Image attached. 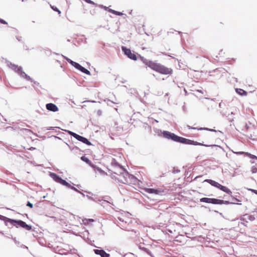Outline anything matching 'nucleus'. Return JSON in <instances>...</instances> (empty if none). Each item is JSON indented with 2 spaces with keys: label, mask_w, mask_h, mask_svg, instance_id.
<instances>
[{
  "label": "nucleus",
  "mask_w": 257,
  "mask_h": 257,
  "mask_svg": "<svg viewBox=\"0 0 257 257\" xmlns=\"http://www.w3.org/2000/svg\"><path fill=\"white\" fill-rule=\"evenodd\" d=\"M16 39L19 42H21L22 41V37H21V36H16Z\"/></svg>",
  "instance_id": "obj_54"
},
{
  "label": "nucleus",
  "mask_w": 257,
  "mask_h": 257,
  "mask_svg": "<svg viewBox=\"0 0 257 257\" xmlns=\"http://www.w3.org/2000/svg\"><path fill=\"white\" fill-rule=\"evenodd\" d=\"M228 195L231 197L232 200H235V201H236L237 202H241V200H240V199H238L237 198V195H233L232 192H231V193L230 194H228Z\"/></svg>",
  "instance_id": "obj_30"
},
{
  "label": "nucleus",
  "mask_w": 257,
  "mask_h": 257,
  "mask_svg": "<svg viewBox=\"0 0 257 257\" xmlns=\"http://www.w3.org/2000/svg\"><path fill=\"white\" fill-rule=\"evenodd\" d=\"M56 129H60L59 127H48L47 128V130H55L56 131Z\"/></svg>",
  "instance_id": "obj_43"
},
{
  "label": "nucleus",
  "mask_w": 257,
  "mask_h": 257,
  "mask_svg": "<svg viewBox=\"0 0 257 257\" xmlns=\"http://www.w3.org/2000/svg\"><path fill=\"white\" fill-rule=\"evenodd\" d=\"M83 1L89 4H91V5H94L96 6H98V5L97 4L95 3L93 1H92L91 0H83Z\"/></svg>",
  "instance_id": "obj_37"
},
{
  "label": "nucleus",
  "mask_w": 257,
  "mask_h": 257,
  "mask_svg": "<svg viewBox=\"0 0 257 257\" xmlns=\"http://www.w3.org/2000/svg\"><path fill=\"white\" fill-rule=\"evenodd\" d=\"M46 108L49 111L54 112H57L59 110L58 106L55 104L53 103H48L46 104Z\"/></svg>",
  "instance_id": "obj_14"
},
{
  "label": "nucleus",
  "mask_w": 257,
  "mask_h": 257,
  "mask_svg": "<svg viewBox=\"0 0 257 257\" xmlns=\"http://www.w3.org/2000/svg\"><path fill=\"white\" fill-rule=\"evenodd\" d=\"M114 173L118 175L123 176L125 182H124L122 180H120L118 178H115L116 179H117L119 182L124 184L128 183V179L130 177V173L126 170L123 172H114Z\"/></svg>",
  "instance_id": "obj_11"
},
{
  "label": "nucleus",
  "mask_w": 257,
  "mask_h": 257,
  "mask_svg": "<svg viewBox=\"0 0 257 257\" xmlns=\"http://www.w3.org/2000/svg\"><path fill=\"white\" fill-rule=\"evenodd\" d=\"M230 115V114L229 113L227 116H226L227 117H228V119L229 121L232 122L234 120L233 117H230L229 116Z\"/></svg>",
  "instance_id": "obj_50"
},
{
  "label": "nucleus",
  "mask_w": 257,
  "mask_h": 257,
  "mask_svg": "<svg viewBox=\"0 0 257 257\" xmlns=\"http://www.w3.org/2000/svg\"><path fill=\"white\" fill-rule=\"evenodd\" d=\"M36 149V148H34V147H31L29 150H31V151H32V150H35Z\"/></svg>",
  "instance_id": "obj_58"
},
{
  "label": "nucleus",
  "mask_w": 257,
  "mask_h": 257,
  "mask_svg": "<svg viewBox=\"0 0 257 257\" xmlns=\"http://www.w3.org/2000/svg\"><path fill=\"white\" fill-rule=\"evenodd\" d=\"M117 168H119L120 171H119L118 172H123L124 171H125L126 169L124 168V167L122 166L121 164H119V165L117 167Z\"/></svg>",
  "instance_id": "obj_39"
},
{
  "label": "nucleus",
  "mask_w": 257,
  "mask_h": 257,
  "mask_svg": "<svg viewBox=\"0 0 257 257\" xmlns=\"http://www.w3.org/2000/svg\"><path fill=\"white\" fill-rule=\"evenodd\" d=\"M26 206L31 208H32L33 207V204L32 203H31L30 201H27Z\"/></svg>",
  "instance_id": "obj_45"
},
{
  "label": "nucleus",
  "mask_w": 257,
  "mask_h": 257,
  "mask_svg": "<svg viewBox=\"0 0 257 257\" xmlns=\"http://www.w3.org/2000/svg\"><path fill=\"white\" fill-rule=\"evenodd\" d=\"M219 107L220 108V109L219 110V112L223 116H225L226 115V112H224L223 110V108H224V107L225 106V104L224 103H223L222 102V101H221L219 103Z\"/></svg>",
  "instance_id": "obj_20"
},
{
  "label": "nucleus",
  "mask_w": 257,
  "mask_h": 257,
  "mask_svg": "<svg viewBox=\"0 0 257 257\" xmlns=\"http://www.w3.org/2000/svg\"><path fill=\"white\" fill-rule=\"evenodd\" d=\"M62 56L66 60V61L70 64L72 66H73L76 69H78L79 67L80 66V64L76 62H75L73 60H72L71 59L62 55Z\"/></svg>",
  "instance_id": "obj_15"
},
{
  "label": "nucleus",
  "mask_w": 257,
  "mask_h": 257,
  "mask_svg": "<svg viewBox=\"0 0 257 257\" xmlns=\"http://www.w3.org/2000/svg\"><path fill=\"white\" fill-rule=\"evenodd\" d=\"M163 137L165 139L171 140L172 141L182 143L183 137L179 136L175 134L168 131H163Z\"/></svg>",
  "instance_id": "obj_6"
},
{
  "label": "nucleus",
  "mask_w": 257,
  "mask_h": 257,
  "mask_svg": "<svg viewBox=\"0 0 257 257\" xmlns=\"http://www.w3.org/2000/svg\"><path fill=\"white\" fill-rule=\"evenodd\" d=\"M89 221L90 222H93L94 220L93 219H89Z\"/></svg>",
  "instance_id": "obj_62"
},
{
  "label": "nucleus",
  "mask_w": 257,
  "mask_h": 257,
  "mask_svg": "<svg viewBox=\"0 0 257 257\" xmlns=\"http://www.w3.org/2000/svg\"><path fill=\"white\" fill-rule=\"evenodd\" d=\"M45 54L47 55H50L51 54V51L50 49L45 50Z\"/></svg>",
  "instance_id": "obj_47"
},
{
  "label": "nucleus",
  "mask_w": 257,
  "mask_h": 257,
  "mask_svg": "<svg viewBox=\"0 0 257 257\" xmlns=\"http://www.w3.org/2000/svg\"><path fill=\"white\" fill-rule=\"evenodd\" d=\"M233 153L235 154H236V155H242V154H244L245 156V153L246 152H242V151H240V152H233Z\"/></svg>",
  "instance_id": "obj_44"
},
{
  "label": "nucleus",
  "mask_w": 257,
  "mask_h": 257,
  "mask_svg": "<svg viewBox=\"0 0 257 257\" xmlns=\"http://www.w3.org/2000/svg\"><path fill=\"white\" fill-rule=\"evenodd\" d=\"M182 108H183V110L185 111V106L184 105L182 107Z\"/></svg>",
  "instance_id": "obj_64"
},
{
  "label": "nucleus",
  "mask_w": 257,
  "mask_h": 257,
  "mask_svg": "<svg viewBox=\"0 0 257 257\" xmlns=\"http://www.w3.org/2000/svg\"><path fill=\"white\" fill-rule=\"evenodd\" d=\"M80 159L82 161L88 164L91 167L92 165H93V164L91 162L89 159L85 156H81Z\"/></svg>",
  "instance_id": "obj_19"
},
{
  "label": "nucleus",
  "mask_w": 257,
  "mask_h": 257,
  "mask_svg": "<svg viewBox=\"0 0 257 257\" xmlns=\"http://www.w3.org/2000/svg\"><path fill=\"white\" fill-rule=\"evenodd\" d=\"M84 192L88 193L89 194L93 195L92 193L91 192H87V191H84Z\"/></svg>",
  "instance_id": "obj_59"
},
{
  "label": "nucleus",
  "mask_w": 257,
  "mask_h": 257,
  "mask_svg": "<svg viewBox=\"0 0 257 257\" xmlns=\"http://www.w3.org/2000/svg\"><path fill=\"white\" fill-rule=\"evenodd\" d=\"M235 90L236 93L240 96H246L247 95V92L242 89L236 88Z\"/></svg>",
  "instance_id": "obj_17"
},
{
  "label": "nucleus",
  "mask_w": 257,
  "mask_h": 257,
  "mask_svg": "<svg viewBox=\"0 0 257 257\" xmlns=\"http://www.w3.org/2000/svg\"><path fill=\"white\" fill-rule=\"evenodd\" d=\"M128 179L130 180V183H134V184H135L139 181L138 179L136 176L131 174L128 178Z\"/></svg>",
  "instance_id": "obj_23"
},
{
  "label": "nucleus",
  "mask_w": 257,
  "mask_h": 257,
  "mask_svg": "<svg viewBox=\"0 0 257 257\" xmlns=\"http://www.w3.org/2000/svg\"><path fill=\"white\" fill-rule=\"evenodd\" d=\"M97 114L98 115V116H100L102 114V111L101 110H98L97 111Z\"/></svg>",
  "instance_id": "obj_53"
},
{
  "label": "nucleus",
  "mask_w": 257,
  "mask_h": 257,
  "mask_svg": "<svg viewBox=\"0 0 257 257\" xmlns=\"http://www.w3.org/2000/svg\"><path fill=\"white\" fill-rule=\"evenodd\" d=\"M98 7L116 16H121L123 15V14L122 12L116 11L115 10L109 9L108 7H107L102 5H98Z\"/></svg>",
  "instance_id": "obj_13"
},
{
  "label": "nucleus",
  "mask_w": 257,
  "mask_h": 257,
  "mask_svg": "<svg viewBox=\"0 0 257 257\" xmlns=\"http://www.w3.org/2000/svg\"><path fill=\"white\" fill-rule=\"evenodd\" d=\"M86 196L88 198V199H90V200H93V201H95V202H97V201H101V200H100V199H97V198H93V197H92V196H89V195H87Z\"/></svg>",
  "instance_id": "obj_32"
},
{
  "label": "nucleus",
  "mask_w": 257,
  "mask_h": 257,
  "mask_svg": "<svg viewBox=\"0 0 257 257\" xmlns=\"http://www.w3.org/2000/svg\"><path fill=\"white\" fill-rule=\"evenodd\" d=\"M248 190L250 191L252 193H254L255 194L257 195V190L253 189H247Z\"/></svg>",
  "instance_id": "obj_49"
},
{
  "label": "nucleus",
  "mask_w": 257,
  "mask_h": 257,
  "mask_svg": "<svg viewBox=\"0 0 257 257\" xmlns=\"http://www.w3.org/2000/svg\"><path fill=\"white\" fill-rule=\"evenodd\" d=\"M197 130H198V131L205 130V131H210V132H216V130H215L214 129L209 128L208 127H200V128H197Z\"/></svg>",
  "instance_id": "obj_28"
},
{
  "label": "nucleus",
  "mask_w": 257,
  "mask_h": 257,
  "mask_svg": "<svg viewBox=\"0 0 257 257\" xmlns=\"http://www.w3.org/2000/svg\"><path fill=\"white\" fill-rule=\"evenodd\" d=\"M11 238H12V239L14 241L15 244L18 246H19V245H20L21 244V242L17 240L16 239V237H13V236L11 235Z\"/></svg>",
  "instance_id": "obj_38"
},
{
  "label": "nucleus",
  "mask_w": 257,
  "mask_h": 257,
  "mask_svg": "<svg viewBox=\"0 0 257 257\" xmlns=\"http://www.w3.org/2000/svg\"><path fill=\"white\" fill-rule=\"evenodd\" d=\"M102 250H103V249L101 248H100V249H94L93 251L96 254L100 255Z\"/></svg>",
  "instance_id": "obj_33"
},
{
  "label": "nucleus",
  "mask_w": 257,
  "mask_h": 257,
  "mask_svg": "<svg viewBox=\"0 0 257 257\" xmlns=\"http://www.w3.org/2000/svg\"><path fill=\"white\" fill-rule=\"evenodd\" d=\"M50 7L54 12H57L58 14H60L61 13V11L56 6L50 5Z\"/></svg>",
  "instance_id": "obj_29"
},
{
  "label": "nucleus",
  "mask_w": 257,
  "mask_h": 257,
  "mask_svg": "<svg viewBox=\"0 0 257 257\" xmlns=\"http://www.w3.org/2000/svg\"><path fill=\"white\" fill-rule=\"evenodd\" d=\"M19 247H20L23 248H26V249H28V247L27 246H26L25 245L23 244H20V245H19Z\"/></svg>",
  "instance_id": "obj_52"
},
{
  "label": "nucleus",
  "mask_w": 257,
  "mask_h": 257,
  "mask_svg": "<svg viewBox=\"0 0 257 257\" xmlns=\"http://www.w3.org/2000/svg\"><path fill=\"white\" fill-rule=\"evenodd\" d=\"M139 248L141 250H143L146 253H147L150 256L155 257L154 255L152 254V252L148 248L144 246H142L141 245H139Z\"/></svg>",
  "instance_id": "obj_18"
},
{
  "label": "nucleus",
  "mask_w": 257,
  "mask_h": 257,
  "mask_svg": "<svg viewBox=\"0 0 257 257\" xmlns=\"http://www.w3.org/2000/svg\"><path fill=\"white\" fill-rule=\"evenodd\" d=\"M72 190H74V191H75V192H76L81 194L83 197L85 196V195L83 192H82L81 191H80L79 190H78L76 188H75V189H72Z\"/></svg>",
  "instance_id": "obj_40"
},
{
  "label": "nucleus",
  "mask_w": 257,
  "mask_h": 257,
  "mask_svg": "<svg viewBox=\"0 0 257 257\" xmlns=\"http://www.w3.org/2000/svg\"><path fill=\"white\" fill-rule=\"evenodd\" d=\"M65 132H67L71 137H74L77 141H80L88 146L93 145L85 137L81 136L74 132H73L69 130H65Z\"/></svg>",
  "instance_id": "obj_9"
},
{
  "label": "nucleus",
  "mask_w": 257,
  "mask_h": 257,
  "mask_svg": "<svg viewBox=\"0 0 257 257\" xmlns=\"http://www.w3.org/2000/svg\"><path fill=\"white\" fill-rule=\"evenodd\" d=\"M49 176L57 183H58L60 184L61 185H62L65 187H66L67 188L71 189H75V187L74 186L75 184L73 183H72V185H71L69 183L67 182L65 180H64L62 179L59 175L53 172H50L49 173Z\"/></svg>",
  "instance_id": "obj_5"
},
{
  "label": "nucleus",
  "mask_w": 257,
  "mask_h": 257,
  "mask_svg": "<svg viewBox=\"0 0 257 257\" xmlns=\"http://www.w3.org/2000/svg\"><path fill=\"white\" fill-rule=\"evenodd\" d=\"M78 70H79L80 71H81V72L85 73L87 75H91V72L88 69L84 68V67H83L81 65H80V66L79 67V68Z\"/></svg>",
  "instance_id": "obj_21"
},
{
  "label": "nucleus",
  "mask_w": 257,
  "mask_h": 257,
  "mask_svg": "<svg viewBox=\"0 0 257 257\" xmlns=\"http://www.w3.org/2000/svg\"><path fill=\"white\" fill-rule=\"evenodd\" d=\"M121 50L124 54L130 59L137 60L139 58L144 64L157 72L164 75H171L173 73L172 69L168 68L160 63L148 60L141 55L135 53L134 51L132 52L131 49L125 46H121Z\"/></svg>",
  "instance_id": "obj_1"
},
{
  "label": "nucleus",
  "mask_w": 257,
  "mask_h": 257,
  "mask_svg": "<svg viewBox=\"0 0 257 257\" xmlns=\"http://www.w3.org/2000/svg\"><path fill=\"white\" fill-rule=\"evenodd\" d=\"M245 127L246 130H248L249 128V126L247 124H245Z\"/></svg>",
  "instance_id": "obj_57"
},
{
  "label": "nucleus",
  "mask_w": 257,
  "mask_h": 257,
  "mask_svg": "<svg viewBox=\"0 0 257 257\" xmlns=\"http://www.w3.org/2000/svg\"><path fill=\"white\" fill-rule=\"evenodd\" d=\"M131 255V256H132V255L134 256V255H135V254H134V253H131V252H128V253H126V254H125L123 255H122V257H125V256H127V255Z\"/></svg>",
  "instance_id": "obj_51"
},
{
  "label": "nucleus",
  "mask_w": 257,
  "mask_h": 257,
  "mask_svg": "<svg viewBox=\"0 0 257 257\" xmlns=\"http://www.w3.org/2000/svg\"><path fill=\"white\" fill-rule=\"evenodd\" d=\"M147 192L148 193L163 195L167 192V190L162 188H147Z\"/></svg>",
  "instance_id": "obj_10"
},
{
  "label": "nucleus",
  "mask_w": 257,
  "mask_h": 257,
  "mask_svg": "<svg viewBox=\"0 0 257 257\" xmlns=\"http://www.w3.org/2000/svg\"><path fill=\"white\" fill-rule=\"evenodd\" d=\"M8 65L13 70L16 72L20 77L23 78L27 81L33 82L34 85L37 86L39 85V83L36 81L33 80L29 75L26 74L23 70L22 66H19L18 65L12 63V62L7 61Z\"/></svg>",
  "instance_id": "obj_2"
},
{
  "label": "nucleus",
  "mask_w": 257,
  "mask_h": 257,
  "mask_svg": "<svg viewBox=\"0 0 257 257\" xmlns=\"http://www.w3.org/2000/svg\"><path fill=\"white\" fill-rule=\"evenodd\" d=\"M180 172V170L179 169L176 168L175 167H173V170L172 171V173L173 174L178 173H179Z\"/></svg>",
  "instance_id": "obj_42"
},
{
  "label": "nucleus",
  "mask_w": 257,
  "mask_h": 257,
  "mask_svg": "<svg viewBox=\"0 0 257 257\" xmlns=\"http://www.w3.org/2000/svg\"><path fill=\"white\" fill-rule=\"evenodd\" d=\"M66 144L69 147V149L71 150H77V151H80V150L79 149V148L77 147V146H75L74 147L70 146L69 144H68L67 143H66Z\"/></svg>",
  "instance_id": "obj_34"
},
{
  "label": "nucleus",
  "mask_w": 257,
  "mask_h": 257,
  "mask_svg": "<svg viewBox=\"0 0 257 257\" xmlns=\"http://www.w3.org/2000/svg\"><path fill=\"white\" fill-rule=\"evenodd\" d=\"M0 23L4 25H7L8 22L6 21L5 20L0 18Z\"/></svg>",
  "instance_id": "obj_46"
},
{
  "label": "nucleus",
  "mask_w": 257,
  "mask_h": 257,
  "mask_svg": "<svg viewBox=\"0 0 257 257\" xmlns=\"http://www.w3.org/2000/svg\"><path fill=\"white\" fill-rule=\"evenodd\" d=\"M100 256L101 257H110V254L107 253L104 249L102 250Z\"/></svg>",
  "instance_id": "obj_27"
},
{
  "label": "nucleus",
  "mask_w": 257,
  "mask_h": 257,
  "mask_svg": "<svg viewBox=\"0 0 257 257\" xmlns=\"http://www.w3.org/2000/svg\"><path fill=\"white\" fill-rule=\"evenodd\" d=\"M241 224H242V225H244V226H247V223H246L245 222H243V221H242V222H241Z\"/></svg>",
  "instance_id": "obj_56"
},
{
  "label": "nucleus",
  "mask_w": 257,
  "mask_h": 257,
  "mask_svg": "<svg viewBox=\"0 0 257 257\" xmlns=\"http://www.w3.org/2000/svg\"><path fill=\"white\" fill-rule=\"evenodd\" d=\"M204 182H207L211 186L219 189L220 190L225 192L227 194H230L231 193V191L230 189H229L226 186L220 184V183L214 180L207 179L205 180Z\"/></svg>",
  "instance_id": "obj_7"
},
{
  "label": "nucleus",
  "mask_w": 257,
  "mask_h": 257,
  "mask_svg": "<svg viewBox=\"0 0 257 257\" xmlns=\"http://www.w3.org/2000/svg\"><path fill=\"white\" fill-rule=\"evenodd\" d=\"M178 34H180L181 35H182V33L180 31H178Z\"/></svg>",
  "instance_id": "obj_63"
},
{
  "label": "nucleus",
  "mask_w": 257,
  "mask_h": 257,
  "mask_svg": "<svg viewBox=\"0 0 257 257\" xmlns=\"http://www.w3.org/2000/svg\"><path fill=\"white\" fill-rule=\"evenodd\" d=\"M252 173H256L257 172V168L255 166H252L251 168Z\"/></svg>",
  "instance_id": "obj_41"
},
{
  "label": "nucleus",
  "mask_w": 257,
  "mask_h": 257,
  "mask_svg": "<svg viewBox=\"0 0 257 257\" xmlns=\"http://www.w3.org/2000/svg\"><path fill=\"white\" fill-rule=\"evenodd\" d=\"M200 202L212 204L214 205H228V204H238L240 205V203H235L232 201H229L228 200H224L222 199L215 198H208V197H202L200 199Z\"/></svg>",
  "instance_id": "obj_4"
},
{
  "label": "nucleus",
  "mask_w": 257,
  "mask_h": 257,
  "mask_svg": "<svg viewBox=\"0 0 257 257\" xmlns=\"http://www.w3.org/2000/svg\"><path fill=\"white\" fill-rule=\"evenodd\" d=\"M111 164L112 166H114L115 167H117L119 165V163L117 162L115 159L113 158L112 159Z\"/></svg>",
  "instance_id": "obj_26"
},
{
  "label": "nucleus",
  "mask_w": 257,
  "mask_h": 257,
  "mask_svg": "<svg viewBox=\"0 0 257 257\" xmlns=\"http://www.w3.org/2000/svg\"><path fill=\"white\" fill-rule=\"evenodd\" d=\"M185 145H194V146H202L206 147H219L220 149H223L222 147L220 146L217 145H206L204 144L203 143H199L197 141H195L194 140H191L190 139H186L185 138H183L182 143Z\"/></svg>",
  "instance_id": "obj_8"
},
{
  "label": "nucleus",
  "mask_w": 257,
  "mask_h": 257,
  "mask_svg": "<svg viewBox=\"0 0 257 257\" xmlns=\"http://www.w3.org/2000/svg\"><path fill=\"white\" fill-rule=\"evenodd\" d=\"M23 131L26 133L27 135H30L31 134H33V132L30 129L28 128H24Z\"/></svg>",
  "instance_id": "obj_35"
},
{
  "label": "nucleus",
  "mask_w": 257,
  "mask_h": 257,
  "mask_svg": "<svg viewBox=\"0 0 257 257\" xmlns=\"http://www.w3.org/2000/svg\"><path fill=\"white\" fill-rule=\"evenodd\" d=\"M239 219L241 221L245 222L246 223H247V220L252 221L255 219V217L254 215H249L248 214L246 213L245 214L241 215L239 217Z\"/></svg>",
  "instance_id": "obj_12"
},
{
  "label": "nucleus",
  "mask_w": 257,
  "mask_h": 257,
  "mask_svg": "<svg viewBox=\"0 0 257 257\" xmlns=\"http://www.w3.org/2000/svg\"><path fill=\"white\" fill-rule=\"evenodd\" d=\"M76 186L79 188L80 187H81V185L80 184H78V185H76Z\"/></svg>",
  "instance_id": "obj_61"
},
{
  "label": "nucleus",
  "mask_w": 257,
  "mask_h": 257,
  "mask_svg": "<svg viewBox=\"0 0 257 257\" xmlns=\"http://www.w3.org/2000/svg\"><path fill=\"white\" fill-rule=\"evenodd\" d=\"M214 212H216V213H219L220 215H221L222 217H224V216H223V214H222V213L219 212H218V211H217V210H214Z\"/></svg>",
  "instance_id": "obj_55"
},
{
  "label": "nucleus",
  "mask_w": 257,
  "mask_h": 257,
  "mask_svg": "<svg viewBox=\"0 0 257 257\" xmlns=\"http://www.w3.org/2000/svg\"><path fill=\"white\" fill-rule=\"evenodd\" d=\"M91 168L93 169V170L96 173H99V174H100L101 175H105V174H106V173L103 170H102L100 168H99V167H98L96 165H94V164L92 165Z\"/></svg>",
  "instance_id": "obj_16"
},
{
  "label": "nucleus",
  "mask_w": 257,
  "mask_h": 257,
  "mask_svg": "<svg viewBox=\"0 0 257 257\" xmlns=\"http://www.w3.org/2000/svg\"><path fill=\"white\" fill-rule=\"evenodd\" d=\"M172 30H174L173 29H170V31L168 32V33H173L174 32L172 31Z\"/></svg>",
  "instance_id": "obj_60"
},
{
  "label": "nucleus",
  "mask_w": 257,
  "mask_h": 257,
  "mask_svg": "<svg viewBox=\"0 0 257 257\" xmlns=\"http://www.w3.org/2000/svg\"><path fill=\"white\" fill-rule=\"evenodd\" d=\"M128 93L131 95L134 96L136 97H138L139 93L137 90L134 88H131L128 90Z\"/></svg>",
  "instance_id": "obj_22"
},
{
  "label": "nucleus",
  "mask_w": 257,
  "mask_h": 257,
  "mask_svg": "<svg viewBox=\"0 0 257 257\" xmlns=\"http://www.w3.org/2000/svg\"><path fill=\"white\" fill-rule=\"evenodd\" d=\"M9 228H12L14 226L17 228L22 227L27 230H32V226L27 224L25 221L20 219H15L9 218L8 221V225H6Z\"/></svg>",
  "instance_id": "obj_3"
},
{
  "label": "nucleus",
  "mask_w": 257,
  "mask_h": 257,
  "mask_svg": "<svg viewBox=\"0 0 257 257\" xmlns=\"http://www.w3.org/2000/svg\"><path fill=\"white\" fill-rule=\"evenodd\" d=\"M154 131L159 136L163 137V131L161 130L155 128Z\"/></svg>",
  "instance_id": "obj_31"
},
{
  "label": "nucleus",
  "mask_w": 257,
  "mask_h": 257,
  "mask_svg": "<svg viewBox=\"0 0 257 257\" xmlns=\"http://www.w3.org/2000/svg\"><path fill=\"white\" fill-rule=\"evenodd\" d=\"M187 127L189 130L193 129V130H197V128H200V127H193V126H190L189 125H187Z\"/></svg>",
  "instance_id": "obj_48"
},
{
  "label": "nucleus",
  "mask_w": 257,
  "mask_h": 257,
  "mask_svg": "<svg viewBox=\"0 0 257 257\" xmlns=\"http://www.w3.org/2000/svg\"><path fill=\"white\" fill-rule=\"evenodd\" d=\"M9 218L6 216L0 214V220L3 221L6 225H8V221L9 220Z\"/></svg>",
  "instance_id": "obj_24"
},
{
  "label": "nucleus",
  "mask_w": 257,
  "mask_h": 257,
  "mask_svg": "<svg viewBox=\"0 0 257 257\" xmlns=\"http://www.w3.org/2000/svg\"><path fill=\"white\" fill-rule=\"evenodd\" d=\"M245 156L248 157L251 159L257 160L256 156H255L254 155H252L248 152L245 153Z\"/></svg>",
  "instance_id": "obj_25"
},
{
  "label": "nucleus",
  "mask_w": 257,
  "mask_h": 257,
  "mask_svg": "<svg viewBox=\"0 0 257 257\" xmlns=\"http://www.w3.org/2000/svg\"><path fill=\"white\" fill-rule=\"evenodd\" d=\"M38 241L40 243V244H41V245H43V246L44 245L45 240L43 238H41L39 237V238H38Z\"/></svg>",
  "instance_id": "obj_36"
}]
</instances>
